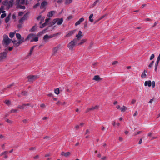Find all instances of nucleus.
<instances>
[{"label":"nucleus","instance_id":"1","mask_svg":"<svg viewBox=\"0 0 160 160\" xmlns=\"http://www.w3.org/2000/svg\"><path fill=\"white\" fill-rule=\"evenodd\" d=\"M16 35L17 38L19 40L17 42L16 40H13L12 41L14 44L16 45L17 46H18L24 42V38H22L21 35L18 33H17Z\"/></svg>","mask_w":160,"mask_h":160},{"label":"nucleus","instance_id":"2","mask_svg":"<svg viewBox=\"0 0 160 160\" xmlns=\"http://www.w3.org/2000/svg\"><path fill=\"white\" fill-rule=\"evenodd\" d=\"M3 40L2 43L3 45L8 46L11 42L12 40L8 38V36L4 34L3 36Z\"/></svg>","mask_w":160,"mask_h":160},{"label":"nucleus","instance_id":"3","mask_svg":"<svg viewBox=\"0 0 160 160\" xmlns=\"http://www.w3.org/2000/svg\"><path fill=\"white\" fill-rule=\"evenodd\" d=\"M78 42L77 40L74 39L73 40L70 42L68 45V47L70 50H72L75 47L76 44H77Z\"/></svg>","mask_w":160,"mask_h":160},{"label":"nucleus","instance_id":"4","mask_svg":"<svg viewBox=\"0 0 160 160\" xmlns=\"http://www.w3.org/2000/svg\"><path fill=\"white\" fill-rule=\"evenodd\" d=\"M57 34H58V33L54 34L53 35H49L48 34H46L44 36L43 38V40L45 42H48L49 41V39L50 38L54 37Z\"/></svg>","mask_w":160,"mask_h":160},{"label":"nucleus","instance_id":"5","mask_svg":"<svg viewBox=\"0 0 160 160\" xmlns=\"http://www.w3.org/2000/svg\"><path fill=\"white\" fill-rule=\"evenodd\" d=\"M63 21V19L62 18H57L54 19L52 21V25H53L56 23H57L58 25H60L62 24Z\"/></svg>","mask_w":160,"mask_h":160},{"label":"nucleus","instance_id":"6","mask_svg":"<svg viewBox=\"0 0 160 160\" xmlns=\"http://www.w3.org/2000/svg\"><path fill=\"white\" fill-rule=\"evenodd\" d=\"M33 35L32 34H29L27 38L25 40V41L29 40L31 38H32L31 41V42H32L33 41L37 42L38 41V38L37 37H35L33 38Z\"/></svg>","mask_w":160,"mask_h":160},{"label":"nucleus","instance_id":"7","mask_svg":"<svg viewBox=\"0 0 160 160\" xmlns=\"http://www.w3.org/2000/svg\"><path fill=\"white\" fill-rule=\"evenodd\" d=\"M7 54L6 52H3L0 53V62H3L7 58Z\"/></svg>","mask_w":160,"mask_h":160},{"label":"nucleus","instance_id":"8","mask_svg":"<svg viewBox=\"0 0 160 160\" xmlns=\"http://www.w3.org/2000/svg\"><path fill=\"white\" fill-rule=\"evenodd\" d=\"M39 77V76L38 75H30L28 76L27 78L29 82H33Z\"/></svg>","mask_w":160,"mask_h":160},{"label":"nucleus","instance_id":"9","mask_svg":"<svg viewBox=\"0 0 160 160\" xmlns=\"http://www.w3.org/2000/svg\"><path fill=\"white\" fill-rule=\"evenodd\" d=\"M82 33L81 31H79L78 34L76 35V38H75V39L77 40V42H78V40L80 39L83 36Z\"/></svg>","mask_w":160,"mask_h":160},{"label":"nucleus","instance_id":"10","mask_svg":"<svg viewBox=\"0 0 160 160\" xmlns=\"http://www.w3.org/2000/svg\"><path fill=\"white\" fill-rule=\"evenodd\" d=\"M76 30H74L69 31L66 35L65 37H69L72 36L75 32Z\"/></svg>","mask_w":160,"mask_h":160},{"label":"nucleus","instance_id":"11","mask_svg":"<svg viewBox=\"0 0 160 160\" xmlns=\"http://www.w3.org/2000/svg\"><path fill=\"white\" fill-rule=\"evenodd\" d=\"M29 106V104H22V105L18 106V108L20 109H26L28 108V107Z\"/></svg>","mask_w":160,"mask_h":160},{"label":"nucleus","instance_id":"12","mask_svg":"<svg viewBox=\"0 0 160 160\" xmlns=\"http://www.w3.org/2000/svg\"><path fill=\"white\" fill-rule=\"evenodd\" d=\"M84 18H80L78 21H77L75 24V26H77L79 25L82 22L84 21Z\"/></svg>","mask_w":160,"mask_h":160},{"label":"nucleus","instance_id":"13","mask_svg":"<svg viewBox=\"0 0 160 160\" xmlns=\"http://www.w3.org/2000/svg\"><path fill=\"white\" fill-rule=\"evenodd\" d=\"M61 48V45H59L58 46H56V47H55L53 49V52L55 54L57 52V51L59 50Z\"/></svg>","mask_w":160,"mask_h":160},{"label":"nucleus","instance_id":"14","mask_svg":"<svg viewBox=\"0 0 160 160\" xmlns=\"http://www.w3.org/2000/svg\"><path fill=\"white\" fill-rule=\"evenodd\" d=\"M28 15L27 14H25L23 17L21 18L19 21V23H22L27 18Z\"/></svg>","mask_w":160,"mask_h":160},{"label":"nucleus","instance_id":"15","mask_svg":"<svg viewBox=\"0 0 160 160\" xmlns=\"http://www.w3.org/2000/svg\"><path fill=\"white\" fill-rule=\"evenodd\" d=\"M152 85V82L150 80L146 81H145L144 83V86H148L150 87Z\"/></svg>","mask_w":160,"mask_h":160},{"label":"nucleus","instance_id":"16","mask_svg":"<svg viewBox=\"0 0 160 160\" xmlns=\"http://www.w3.org/2000/svg\"><path fill=\"white\" fill-rule=\"evenodd\" d=\"M55 13V12L54 11H52L49 12L48 14V17H52Z\"/></svg>","mask_w":160,"mask_h":160},{"label":"nucleus","instance_id":"17","mask_svg":"<svg viewBox=\"0 0 160 160\" xmlns=\"http://www.w3.org/2000/svg\"><path fill=\"white\" fill-rule=\"evenodd\" d=\"M98 106L96 105L94 107H92L88 108L87 110V112H88L90 110H93L95 109H97L98 108Z\"/></svg>","mask_w":160,"mask_h":160},{"label":"nucleus","instance_id":"18","mask_svg":"<svg viewBox=\"0 0 160 160\" xmlns=\"http://www.w3.org/2000/svg\"><path fill=\"white\" fill-rule=\"evenodd\" d=\"M14 1L13 0H11L8 1V9L13 5Z\"/></svg>","mask_w":160,"mask_h":160},{"label":"nucleus","instance_id":"19","mask_svg":"<svg viewBox=\"0 0 160 160\" xmlns=\"http://www.w3.org/2000/svg\"><path fill=\"white\" fill-rule=\"evenodd\" d=\"M35 47V46H33L30 49L29 53H28V56H31L32 54V53L33 51V49Z\"/></svg>","mask_w":160,"mask_h":160},{"label":"nucleus","instance_id":"20","mask_svg":"<svg viewBox=\"0 0 160 160\" xmlns=\"http://www.w3.org/2000/svg\"><path fill=\"white\" fill-rule=\"evenodd\" d=\"M2 4L4 6H6L7 8L8 9V1L6 0L2 2Z\"/></svg>","mask_w":160,"mask_h":160},{"label":"nucleus","instance_id":"21","mask_svg":"<svg viewBox=\"0 0 160 160\" xmlns=\"http://www.w3.org/2000/svg\"><path fill=\"white\" fill-rule=\"evenodd\" d=\"M100 79H101V78L98 75L95 76L93 78V80L96 81H98Z\"/></svg>","mask_w":160,"mask_h":160},{"label":"nucleus","instance_id":"22","mask_svg":"<svg viewBox=\"0 0 160 160\" xmlns=\"http://www.w3.org/2000/svg\"><path fill=\"white\" fill-rule=\"evenodd\" d=\"M11 17V14H9L8 16L5 18V22L6 23H8L10 20V17Z\"/></svg>","mask_w":160,"mask_h":160},{"label":"nucleus","instance_id":"23","mask_svg":"<svg viewBox=\"0 0 160 160\" xmlns=\"http://www.w3.org/2000/svg\"><path fill=\"white\" fill-rule=\"evenodd\" d=\"M127 108L124 106H123L120 108V109L122 112H125L127 110Z\"/></svg>","mask_w":160,"mask_h":160},{"label":"nucleus","instance_id":"24","mask_svg":"<svg viewBox=\"0 0 160 160\" xmlns=\"http://www.w3.org/2000/svg\"><path fill=\"white\" fill-rule=\"evenodd\" d=\"M147 72L145 70L142 73L141 75V77L142 78H146V73Z\"/></svg>","mask_w":160,"mask_h":160},{"label":"nucleus","instance_id":"25","mask_svg":"<svg viewBox=\"0 0 160 160\" xmlns=\"http://www.w3.org/2000/svg\"><path fill=\"white\" fill-rule=\"evenodd\" d=\"M47 4V2H43L41 4V8H43Z\"/></svg>","mask_w":160,"mask_h":160},{"label":"nucleus","instance_id":"26","mask_svg":"<svg viewBox=\"0 0 160 160\" xmlns=\"http://www.w3.org/2000/svg\"><path fill=\"white\" fill-rule=\"evenodd\" d=\"M99 1V0H97L90 6V7L91 8L95 6Z\"/></svg>","mask_w":160,"mask_h":160},{"label":"nucleus","instance_id":"27","mask_svg":"<svg viewBox=\"0 0 160 160\" xmlns=\"http://www.w3.org/2000/svg\"><path fill=\"white\" fill-rule=\"evenodd\" d=\"M15 34V32H11L9 34V37L11 38H12L14 36Z\"/></svg>","mask_w":160,"mask_h":160},{"label":"nucleus","instance_id":"28","mask_svg":"<svg viewBox=\"0 0 160 160\" xmlns=\"http://www.w3.org/2000/svg\"><path fill=\"white\" fill-rule=\"evenodd\" d=\"M17 8H19L21 9H24L25 8V7L24 6L18 5L17 6Z\"/></svg>","mask_w":160,"mask_h":160},{"label":"nucleus","instance_id":"29","mask_svg":"<svg viewBox=\"0 0 160 160\" xmlns=\"http://www.w3.org/2000/svg\"><path fill=\"white\" fill-rule=\"evenodd\" d=\"M86 41V40L85 39H83L82 40L81 42L79 43H78V45H81L84 43Z\"/></svg>","mask_w":160,"mask_h":160},{"label":"nucleus","instance_id":"30","mask_svg":"<svg viewBox=\"0 0 160 160\" xmlns=\"http://www.w3.org/2000/svg\"><path fill=\"white\" fill-rule=\"evenodd\" d=\"M4 102L6 104L8 105H9L11 104V102L10 100H6L4 101Z\"/></svg>","mask_w":160,"mask_h":160},{"label":"nucleus","instance_id":"31","mask_svg":"<svg viewBox=\"0 0 160 160\" xmlns=\"http://www.w3.org/2000/svg\"><path fill=\"white\" fill-rule=\"evenodd\" d=\"M72 0H65V3L66 4H68L71 3Z\"/></svg>","mask_w":160,"mask_h":160},{"label":"nucleus","instance_id":"32","mask_svg":"<svg viewBox=\"0 0 160 160\" xmlns=\"http://www.w3.org/2000/svg\"><path fill=\"white\" fill-rule=\"evenodd\" d=\"M54 92L57 95L59 93V89L58 88H57L56 89L54 90Z\"/></svg>","mask_w":160,"mask_h":160},{"label":"nucleus","instance_id":"33","mask_svg":"<svg viewBox=\"0 0 160 160\" xmlns=\"http://www.w3.org/2000/svg\"><path fill=\"white\" fill-rule=\"evenodd\" d=\"M93 14H92L90 15V16L89 17V21L91 22H92L93 21V19H92V18L93 17Z\"/></svg>","mask_w":160,"mask_h":160},{"label":"nucleus","instance_id":"34","mask_svg":"<svg viewBox=\"0 0 160 160\" xmlns=\"http://www.w3.org/2000/svg\"><path fill=\"white\" fill-rule=\"evenodd\" d=\"M8 151H5V152H2L0 154V156H2L3 155H6L8 154Z\"/></svg>","mask_w":160,"mask_h":160},{"label":"nucleus","instance_id":"35","mask_svg":"<svg viewBox=\"0 0 160 160\" xmlns=\"http://www.w3.org/2000/svg\"><path fill=\"white\" fill-rule=\"evenodd\" d=\"M70 154V153L69 152H67L63 154V155L65 157H67Z\"/></svg>","mask_w":160,"mask_h":160},{"label":"nucleus","instance_id":"36","mask_svg":"<svg viewBox=\"0 0 160 160\" xmlns=\"http://www.w3.org/2000/svg\"><path fill=\"white\" fill-rule=\"evenodd\" d=\"M18 111V110L17 109H12L10 110V113H15V112H17Z\"/></svg>","mask_w":160,"mask_h":160},{"label":"nucleus","instance_id":"37","mask_svg":"<svg viewBox=\"0 0 160 160\" xmlns=\"http://www.w3.org/2000/svg\"><path fill=\"white\" fill-rule=\"evenodd\" d=\"M47 29H44V30H43V31H42L41 32H39V33H38V34L39 35H40L41 34H43L44 33H45L46 32V31L47 30Z\"/></svg>","mask_w":160,"mask_h":160},{"label":"nucleus","instance_id":"38","mask_svg":"<svg viewBox=\"0 0 160 160\" xmlns=\"http://www.w3.org/2000/svg\"><path fill=\"white\" fill-rule=\"evenodd\" d=\"M6 15L5 13L2 14L1 16V18H3L6 17Z\"/></svg>","mask_w":160,"mask_h":160},{"label":"nucleus","instance_id":"39","mask_svg":"<svg viewBox=\"0 0 160 160\" xmlns=\"http://www.w3.org/2000/svg\"><path fill=\"white\" fill-rule=\"evenodd\" d=\"M154 63V61H152V62L149 64L148 65L149 67L151 68V67L153 65Z\"/></svg>","mask_w":160,"mask_h":160},{"label":"nucleus","instance_id":"40","mask_svg":"<svg viewBox=\"0 0 160 160\" xmlns=\"http://www.w3.org/2000/svg\"><path fill=\"white\" fill-rule=\"evenodd\" d=\"M154 57H155L154 55L153 54H152L150 58V60H152L154 58Z\"/></svg>","mask_w":160,"mask_h":160},{"label":"nucleus","instance_id":"41","mask_svg":"<svg viewBox=\"0 0 160 160\" xmlns=\"http://www.w3.org/2000/svg\"><path fill=\"white\" fill-rule=\"evenodd\" d=\"M20 3L22 4H24L25 3V0H20Z\"/></svg>","mask_w":160,"mask_h":160},{"label":"nucleus","instance_id":"42","mask_svg":"<svg viewBox=\"0 0 160 160\" xmlns=\"http://www.w3.org/2000/svg\"><path fill=\"white\" fill-rule=\"evenodd\" d=\"M56 104L59 105H63L65 104V102H64L63 104H62L60 101H58L56 102Z\"/></svg>","mask_w":160,"mask_h":160},{"label":"nucleus","instance_id":"43","mask_svg":"<svg viewBox=\"0 0 160 160\" xmlns=\"http://www.w3.org/2000/svg\"><path fill=\"white\" fill-rule=\"evenodd\" d=\"M152 87L153 88H154L155 87V83L154 81H153L152 82Z\"/></svg>","mask_w":160,"mask_h":160},{"label":"nucleus","instance_id":"44","mask_svg":"<svg viewBox=\"0 0 160 160\" xmlns=\"http://www.w3.org/2000/svg\"><path fill=\"white\" fill-rule=\"evenodd\" d=\"M46 25V23H44L42 24V25L40 26V28H44Z\"/></svg>","mask_w":160,"mask_h":160},{"label":"nucleus","instance_id":"45","mask_svg":"<svg viewBox=\"0 0 160 160\" xmlns=\"http://www.w3.org/2000/svg\"><path fill=\"white\" fill-rule=\"evenodd\" d=\"M141 132V131H138L137 132L134 133V135L135 136L137 135H138Z\"/></svg>","mask_w":160,"mask_h":160},{"label":"nucleus","instance_id":"46","mask_svg":"<svg viewBox=\"0 0 160 160\" xmlns=\"http://www.w3.org/2000/svg\"><path fill=\"white\" fill-rule=\"evenodd\" d=\"M41 107L42 108H44L45 107V105L44 104H42L40 105Z\"/></svg>","mask_w":160,"mask_h":160},{"label":"nucleus","instance_id":"47","mask_svg":"<svg viewBox=\"0 0 160 160\" xmlns=\"http://www.w3.org/2000/svg\"><path fill=\"white\" fill-rule=\"evenodd\" d=\"M50 20V19L49 18H47L45 19V22L46 24H47V23H48L49 21Z\"/></svg>","mask_w":160,"mask_h":160},{"label":"nucleus","instance_id":"48","mask_svg":"<svg viewBox=\"0 0 160 160\" xmlns=\"http://www.w3.org/2000/svg\"><path fill=\"white\" fill-rule=\"evenodd\" d=\"M24 13L23 12H20L18 13V16H21Z\"/></svg>","mask_w":160,"mask_h":160},{"label":"nucleus","instance_id":"49","mask_svg":"<svg viewBox=\"0 0 160 160\" xmlns=\"http://www.w3.org/2000/svg\"><path fill=\"white\" fill-rule=\"evenodd\" d=\"M73 16H72V15H71V16H69L68 17V20H70V19H72V18H73Z\"/></svg>","mask_w":160,"mask_h":160},{"label":"nucleus","instance_id":"50","mask_svg":"<svg viewBox=\"0 0 160 160\" xmlns=\"http://www.w3.org/2000/svg\"><path fill=\"white\" fill-rule=\"evenodd\" d=\"M36 29V26H34L32 28V29H31V30L32 31H34Z\"/></svg>","mask_w":160,"mask_h":160},{"label":"nucleus","instance_id":"51","mask_svg":"<svg viewBox=\"0 0 160 160\" xmlns=\"http://www.w3.org/2000/svg\"><path fill=\"white\" fill-rule=\"evenodd\" d=\"M117 63H118V61H115L112 62V65H115Z\"/></svg>","mask_w":160,"mask_h":160},{"label":"nucleus","instance_id":"52","mask_svg":"<svg viewBox=\"0 0 160 160\" xmlns=\"http://www.w3.org/2000/svg\"><path fill=\"white\" fill-rule=\"evenodd\" d=\"M136 102V100L135 99H133L131 101V103L132 104H134Z\"/></svg>","mask_w":160,"mask_h":160},{"label":"nucleus","instance_id":"53","mask_svg":"<svg viewBox=\"0 0 160 160\" xmlns=\"http://www.w3.org/2000/svg\"><path fill=\"white\" fill-rule=\"evenodd\" d=\"M27 92L24 91L22 92V94H23L24 95H26L27 94Z\"/></svg>","mask_w":160,"mask_h":160},{"label":"nucleus","instance_id":"54","mask_svg":"<svg viewBox=\"0 0 160 160\" xmlns=\"http://www.w3.org/2000/svg\"><path fill=\"white\" fill-rule=\"evenodd\" d=\"M138 114V112H137V111H136L133 114V116L135 117L136 116H137Z\"/></svg>","mask_w":160,"mask_h":160},{"label":"nucleus","instance_id":"55","mask_svg":"<svg viewBox=\"0 0 160 160\" xmlns=\"http://www.w3.org/2000/svg\"><path fill=\"white\" fill-rule=\"evenodd\" d=\"M13 85H14V84H10L7 86V88H10Z\"/></svg>","mask_w":160,"mask_h":160},{"label":"nucleus","instance_id":"56","mask_svg":"<svg viewBox=\"0 0 160 160\" xmlns=\"http://www.w3.org/2000/svg\"><path fill=\"white\" fill-rule=\"evenodd\" d=\"M142 139H140V140H139V142H138V144H141V143H142Z\"/></svg>","mask_w":160,"mask_h":160},{"label":"nucleus","instance_id":"57","mask_svg":"<svg viewBox=\"0 0 160 160\" xmlns=\"http://www.w3.org/2000/svg\"><path fill=\"white\" fill-rule=\"evenodd\" d=\"M152 133L150 132L148 133V136H151V135H152Z\"/></svg>","mask_w":160,"mask_h":160},{"label":"nucleus","instance_id":"58","mask_svg":"<svg viewBox=\"0 0 160 160\" xmlns=\"http://www.w3.org/2000/svg\"><path fill=\"white\" fill-rule=\"evenodd\" d=\"M12 18L13 19H16V16L15 14H13L12 16Z\"/></svg>","mask_w":160,"mask_h":160},{"label":"nucleus","instance_id":"59","mask_svg":"<svg viewBox=\"0 0 160 160\" xmlns=\"http://www.w3.org/2000/svg\"><path fill=\"white\" fill-rule=\"evenodd\" d=\"M123 138L121 137H119V140L120 141H122V140Z\"/></svg>","mask_w":160,"mask_h":160},{"label":"nucleus","instance_id":"60","mask_svg":"<svg viewBox=\"0 0 160 160\" xmlns=\"http://www.w3.org/2000/svg\"><path fill=\"white\" fill-rule=\"evenodd\" d=\"M39 157V156L38 155H37L36 156L34 157V158L35 159H37Z\"/></svg>","mask_w":160,"mask_h":160},{"label":"nucleus","instance_id":"61","mask_svg":"<svg viewBox=\"0 0 160 160\" xmlns=\"http://www.w3.org/2000/svg\"><path fill=\"white\" fill-rule=\"evenodd\" d=\"M106 158V157L105 156H104V157H102L101 158V159L104 160H105Z\"/></svg>","mask_w":160,"mask_h":160},{"label":"nucleus","instance_id":"62","mask_svg":"<svg viewBox=\"0 0 160 160\" xmlns=\"http://www.w3.org/2000/svg\"><path fill=\"white\" fill-rule=\"evenodd\" d=\"M13 49V48L12 47H9V48H8V50L10 51H11Z\"/></svg>","mask_w":160,"mask_h":160},{"label":"nucleus","instance_id":"63","mask_svg":"<svg viewBox=\"0 0 160 160\" xmlns=\"http://www.w3.org/2000/svg\"><path fill=\"white\" fill-rule=\"evenodd\" d=\"M159 62V61L157 60V61H156V62H155V65H158Z\"/></svg>","mask_w":160,"mask_h":160},{"label":"nucleus","instance_id":"64","mask_svg":"<svg viewBox=\"0 0 160 160\" xmlns=\"http://www.w3.org/2000/svg\"><path fill=\"white\" fill-rule=\"evenodd\" d=\"M112 124H113V126H115V124H116V122H115V121H113V123H112Z\"/></svg>","mask_w":160,"mask_h":160}]
</instances>
